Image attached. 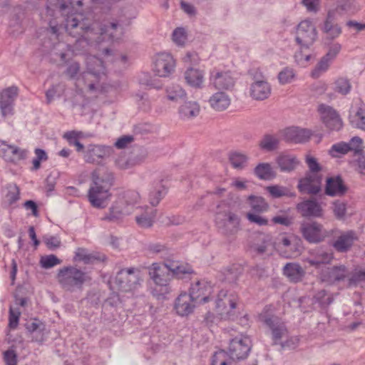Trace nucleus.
I'll use <instances>...</instances> for the list:
<instances>
[{
  "mask_svg": "<svg viewBox=\"0 0 365 365\" xmlns=\"http://www.w3.org/2000/svg\"><path fill=\"white\" fill-rule=\"evenodd\" d=\"M83 0H48L46 13L48 16L61 14L63 18V26L49 21L48 33L53 40H58L61 30L65 31L71 36L77 38L74 46L78 48V44L86 42L91 46H97L102 42L112 40L114 37L118 24L110 23L103 24L101 22L93 21L79 12L71 13L76 6L81 7Z\"/></svg>",
  "mask_w": 365,
  "mask_h": 365,
  "instance_id": "nucleus-1",
  "label": "nucleus"
},
{
  "mask_svg": "<svg viewBox=\"0 0 365 365\" xmlns=\"http://www.w3.org/2000/svg\"><path fill=\"white\" fill-rule=\"evenodd\" d=\"M87 71L80 73L81 66L78 62L72 61L67 65L65 75L71 80H76L77 90L83 92H95L100 90L99 82L106 76V68L103 61L95 56H88L86 58Z\"/></svg>",
  "mask_w": 365,
  "mask_h": 365,
  "instance_id": "nucleus-2",
  "label": "nucleus"
},
{
  "mask_svg": "<svg viewBox=\"0 0 365 365\" xmlns=\"http://www.w3.org/2000/svg\"><path fill=\"white\" fill-rule=\"evenodd\" d=\"M88 199L91 205L98 209L105 208L110 200V190L113 185V174L105 168H99L92 173Z\"/></svg>",
  "mask_w": 365,
  "mask_h": 365,
  "instance_id": "nucleus-3",
  "label": "nucleus"
},
{
  "mask_svg": "<svg viewBox=\"0 0 365 365\" xmlns=\"http://www.w3.org/2000/svg\"><path fill=\"white\" fill-rule=\"evenodd\" d=\"M139 200L140 195L134 190L120 192L110 207L109 212L105 215L102 220L118 222L125 215L130 214Z\"/></svg>",
  "mask_w": 365,
  "mask_h": 365,
  "instance_id": "nucleus-4",
  "label": "nucleus"
},
{
  "mask_svg": "<svg viewBox=\"0 0 365 365\" xmlns=\"http://www.w3.org/2000/svg\"><path fill=\"white\" fill-rule=\"evenodd\" d=\"M56 279L63 290L73 292L82 289L84 284L91 280V277L81 269L69 265L58 269Z\"/></svg>",
  "mask_w": 365,
  "mask_h": 365,
  "instance_id": "nucleus-5",
  "label": "nucleus"
},
{
  "mask_svg": "<svg viewBox=\"0 0 365 365\" xmlns=\"http://www.w3.org/2000/svg\"><path fill=\"white\" fill-rule=\"evenodd\" d=\"M143 282V274L141 270L135 267H129L118 272L114 284L120 292L134 295L135 292L142 287Z\"/></svg>",
  "mask_w": 365,
  "mask_h": 365,
  "instance_id": "nucleus-6",
  "label": "nucleus"
},
{
  "mask_svg": "<svg viewBox=\"0 0 365 365\" xmlns=\"http://www.w3.org/2000/svg\"><path fill=\"white\" fill-rule=\"evenodd\" d=\"M217 209L215 222L219 231L227 237L236 235L241 229L239 215L228 209H222L220 205Z\"/></svg>",
  "mask_w": 365,
  "mask_h": 365,
  "instance_id": "nucleus-7",
  "label": "nucleus"
},
{
  "mask_svg": "<svg viewBox=\"0 0 365 365\" xmlns=\"http://www.w3.org/2000/svg\"><path fill=\"white\" fill-rule=\"evenodd\" d=\"M239 298L234 292L222 289L219 292L215 304L217 313L224 319H231L237 307Z\"/></svg>",
  "mask_w": 365,
  "mask_h": 365,
  "instance_id": "nucleus-8",
  "label": "nucleus"
},
{
  "mask_svg": "<svg viewBox=\"0 0 365 365\" xmlns=\"http://www.w3.org/2000/svg\"><path fill=\"white\" fill-rule=\"evenodd\" d=\"M148 274L155 285L164 287L168 292V285L171 280V274L168 267V262L165 263L154 262L148 267Z\"/></svg>",
  "mask_w": 365,
  "mask_h": 365,
  "instance_id": "nucleus-9",
  "label": "nucleus"
},
{
  "mask_svg": "<svg viewBox=\"0 0 365 365\" xmlns=\"http://www.w3.org/2000/svg\"><path fill=\"white\" fill-rule=\"evenodd\" d=\"M317 30L309 20L301 21L297 29L296 41L301 48H309L317 39Z\"/></svg>",
  "mask_w": 365,
  "mask_h": 365,
  "instance_id": "nucleus-10",
  "label": "nucleus"
},
{
  "mask_svg": "<svg viewBox=\"0 0 365 365\" xmlns=\"http://www.w3.org/2000/svg\"><path fill=\"white\" fill-rule=\"evenodd\" d=\"M300 231L304 238L310 243L320 242L328 235L322 225L317 222H302Z\"/></svg>",
  "mask_w": 365,
  "mask_h": 365,
  "instance_id": "nucleus-11",
  "label": "nucleus"
},
{
  "mask_svg": "<svg viewBox=\"0 0 365 365\" xmlns=\"http://www.w3.org/2000/svg\"><path fill=\"white\" fill-rule=\"evenodd\" d=\"M210 83L217 90H232L235 84V78L230 71L215 68L210 71Z\"/></svg>",
  "mask_w": 365,
  "mask_h": 365,
  "instance_id": "nucleus-12",
  "label": "nucleus"
},
{
  "mask_svg": "<svg viewBox=\"0 0 365 365\" xmlns=\"http://www.w3.org/2000/svg\"><path fill=\"white\" fill-rule=\"evenodd\" d=\"M252 341L247 336H236L230 341L229 354L232 361L246 358L251 349Z\"/></svg>",
  "mask_w": 365,
  "mask_h": 365,
  "instance_id": "nucleus-13",
  "label": "nucleus"
},
{
  "mask_svg": "<svg viewBox=\"0 0 365 365\" xmlns=\"http://www.w3.org/2000/svg\"><path fill=\"white\" fill-rule=\"evenodd\" d=\"M349 276V270L344 265L322 269L319 273L320 281L331 285L344 281Z\"/></svg>",
  "mask_w": 365,
  "mask_h": 365,
  "instance_id": "nucleus-14",
  "label": "nucleus"
},
{
  "mask_svg": "<svg viewBox=\"0 0 365 365\" xmlns=\"http://www.w3.org/2000/svg\"><path fill=\"white\" fill-rule=\"evenodd\" d=\"M19 95L17 86H12L0 92V110L2 116H11L14 113V102Z\"/></svg>",
  "mask_w": 365,
  "mask_h": 365,
  "instance_id": "nucleus-15",
  "label": "nucleus"
},
{
  "mask_svg": "<svg viewBox=\"0 0 365 365\" xmlns=\"http://www.w3.org/2000/svg\"><path fill=\"white\" fill-rule=\"evenodd\" d=\"M175 66L173 57L168 53L163 52L155 56L153 71L160 77H168L174 71Z\"/></svg>",
  "mask_w": 365,
  "mask_h": 365,
  "instance_id": "nucleus-16",
  "label": "nucleus"
},
{
  "mask_svg": "<svg viewBox=\"0 0 365 365\" xmlns=\"http://www.w3.org/2000/svg\"><path fill=\"white\" fill-rule=\"evenodd\" d=\"M259 319L269 328L274 343H277L282 338L287 336V329L284 322L279 317L261 314L259 316Z\"/></svg>",
  "mask_w": 365,
  "mask_h": 365,
  "instance_id": "nucleus-17",
  "label": "nucleus"
},
{
  "mask_svg": "<svg viewBox=\"0 0 365 365\" xmlns=\"http://www.w3.org/2000/svg\"><path fill=\"white\" fill-rule=\"evenodd\" d=\"M318 111L322 122L327 128L332 130H339L342 128V121L338 113L329 106L321 104Z\"/></svg>",
  "mask_w": 365,
  "mask_h": 365,
  "instance_id": "nucleus-18",
  "label": "nucleus"
},
{
  "mask_svg": "<svg viewBox=\"0 0 365 365\" xmlns=\"http://www.w3.org/2000/svg\"><path fill=\"white\" fill-rule=\"evenodd\" d=\"M322 180L319 173H307L299 180L297 187L302 193L316 195L321 190Z\"/></svg>",
  "mask_w": 365,
  "mask_h": 365,
  "instance_id": "nucleus-19",
  "label": "nucleus"
},
{
  "mask_svg": "<svg viewBox=\"0 0 365 365\" xmlns=\"http://www.w3.org/2000/svg\"><path fill=\"white\" fill-rule=\"evenodd\" d=\"M333 258L331 252L317 248L309 250L308 256L304 257L303 262L308 263L316 269H319L322 265L330 264Z\"/></svg>",
  "mask_w": 365,
  "mask_h": 365,
  "instance_id": "nucleus-20",
  "label": "nucleus"
},
{
  "mask_svg": "<svg viewBox=\"0 0 365 365\" xmlns=\"http://www.w3.org/2000/svg\"><path fill=\"white\" fill-rule=\"evenodd\" d=\"M212 289L209 282L205 280H198L192 284L189 294L196 302L206 303L209 301Z\"/></svg>",
  "mask_w": 365,
  "mask_h": 365,
  "instance_id": "nucleus-21",
  "label": "nucleus"
},
{
  "mask_svg": "<svg viewBox=\"0 0 365 365\" xmlns=\"http://www.w3.org/2000/svg\"><path fill=\"white\" fill-rule=\"evenodd\" d=\"M27 150L3 142L0 145V156L6 161L16 163L27 156Z\"/></svg>",
  "mask_w": 365,
  "mask_h": 365,
  "instance_id": "nucleus-22",
  "label": "nucleus"
},
{
  "mask_svg": "<svg viewBox=\"0 0 365 365\" xmlns=\"http://www.w3.org/2000/svg\"><path fill=\"white\" fill-rule=\"evenodd\" d=\"M282 136L287 142L302 143L307 142L310 136L311 131L298 127H289L281 131Z\"/></svg>",
  "mask_w": 365,
  "mask_h": 365,
  "instance_id": "nucleus-23",
  "label": "nucleus"
},
{
  "mask_svg": "<svg viewBox=\"0 0 365 365\" xmlns=\"http://www.w3.org/2000/svg\"><path fill=\"white\" fill-rule=\"evenodd\" d=\"M196 302L186 292H182L175 299L174 309L180 316L185 317L191 314Z\"/></svg>",
  "mask_w": 365,
  "mask_h": 365,
  "instance_id": "nucleus-24",
  "label": "nucleus"
},
{
  "mask_svg": "<svg viewBox=\"0 0 365 365\" xmlns=\"http://www.w3.org/2000/svg\"><path fill=\"white\" fill-rule=\"evenodd\" d=\"M298 212L303 217H322L323 209L315 200H307L297 205Z\"/></svg>",
  "mask_w": 365,
  "mask_h": 365,
  "instance_id": "nucleus-25",
  "label": "nucleus"
},
{
  "mask_svg": "<svg viewBox=\"0 0 365 365\" xmlns=\"http://www.w3.org/2000/svg\"><path fill=\"white\" fill-rule=\"evenodd\" d=\"M110 151L109 147L89 145L84 152L83 158L87 163H98L101 159L109 155Z\"/></svg>",
  "mask_w": 365,
  "mask_h": 365,
  "instance_id": "nucleus-26",
  "label": "nucleus"
},
{
  "mask_svg": "<svg viewBox=\"0 0 365 365\" xmlns=\"http://www.w3.org/2000/svg\"><path fill=\"white\" fill-rule=\"evenodd\" d=\"M270 94L271 86L264 80L255 81L250 85V95L255 100H265L268 98Z\"/></svg>",
  "mask_w": 365,
  "mask_h": 365,
  "instance_id": "nucleus-27",
  "label": "nucleus"
},
{
  "mask_svg": "<svg viewBox=\"0 0 365 365\" xmlns=\"http://www.w3.org/2000/svg\"><path fill=\"white\" fill-rule=\"evenodd\" d=\"M277 248L281 255L285 258H295L300 255L299 245L292 242L288 237L282 236L279 240Z\"/></svg>",
  "mask_w": 365,
  "mask_h": 365,
  "instance_id": "nucleus-28",
  "label": "nucleus"
},
{
  "mask_svg": "<svg viewBox=\"0 0 365 365\" xmlns=\"http://www.w3.org/2000/svg\"><path fill=\"white\" fill-rule=\"evenodd\" d=\"M357 240L358 237L355 232L347 231L338 237L333 246L338 252H344L349 250Z\"/></svg>",
  "mask_w": 365,
  "mask_h": 365,
  "instance_id": "nucleus-29",
  "label": "nucleus"
},
{
  "mask_svg": "<svg viewBox=\"0 0 365 365\" xmlns=\"http://www.w3.org/2000/svg\"><path fill=\"white\" fill-rule=\"evenodd\" d=\"M346 192V187L340 177H331L327 179L325 193L327 195L341 196Z\"/></svg>",
  "mask_w": 365,
  "mask_h": 365,
  "instance_id": "nucleus-30",
  "label": "nucleus"
},
{
  "mask_svg": "<svg viewBox=\"0 0 365 365\" xmlns=\"http://www.w3.org/2000/svg\"><path fill=\"white\" fill-rule=\"evenodd\" d=\"M276 163L282 172L290 173L299 165V160L292 154L282 153L276 158Z\"/></svg>",
  "mask_w": 365,
  "mask_h": 365,
  "instance_id": "nucleus-31",
  "label": "nucleus"
},
{
  "mask_svg": "<svg viewBox=\"0 0 365 365\" xmlns=\"http://www.w3.org/2000/svg\"><path fill=\"white\" fill-rule=\"evenodd\" d=\"M200 112V106L196 101H186L179 107L178 113L182 120H191L197 117Z\"/></svg>",
  "mask_w": 365,
  "mask_h": 365,
  "instance_id": "nucleus-32",
  "label": "nucleus"
},
{
  "mask_svg": "<svg viewBox=\"0 0 365 365\" xmlns=\"http://www.w3.org/2000/svg\"><path fill=\"white\" fill-rule=\"evenodd\" d=\"M283 273L290 282H299L304 278L305 271L300 264L289 262L284 265Z\"/></svg>",
  "mask_w": 365,
  "mask_h": 365,
  "instance_id": "nucleus-33",
  "label": "nucleus"
},
{
  "mask_svg": "<svg viewBox=\"0 0 365 365\" xmlns=\"http://www.w3.org/2000/svg\"><path fill=\"white\" fill-rule=\"evenodd\" d=\"M184 78L187 84L195 88H202L204 83V73L197 68H187L185 71Z\"/></svg>",
  "mask_w": 365,
  "mask_h": 365,
  "instance_id": "nucleus-34",
  "label": "nucleus"
},
{
  "mask_svg": "<svg viewBox=\"0 0 365 365\" xmlns=\"http://www.w3.org/2000/svg\"><path fill=\"white\" fill-rule=\"evenodd\" d=\"M322 31L326 34V38L334 39L341 34V27L335 23L334 15L329 12L322 27Z\"/></svg>",
  "mask_w": 365,
  "mask_h": 365,
  "instance_id": "nucleus-35",
  "label": "nucleus"
},
{
  "mask_svg": "<svg viewBox=\"0 0 365 365\" xmlns=\"http://www.w3.org/2000/svg\"><path fill=\"white\" fill-rule=\"evenodd\" d=\"M230 96L222 91L214 93L209 99L210 106L215 110L222 111L226 110L230 105Z\"/></svg>",
  "mask_w": 365,
  "mask_h": 365,
  "instance_id": "nucleus-36",
  "label": "nucleus"
},
{
  "mask_svg": "<svg viewBox=\"0 0 365 365\" xmlns=\"http://www.w3.org/2000/svg\"><path fill=\"white\" fill-rule=\"evenodd\" d=\"M166 194V188L162 180L154 182L149 189L148 200L153 206H156Z\"/></svg>",
  "mask_w": 365,
  "mask_h": 365,
  "instance_id": "nucleus-37",
  "label": "nucleus"
},
{
  "mask_svg": "<svg viewBox=\"0 0 365 365\" xmlns=\"http://www.w3.org/2000/svg\"><path fill=\"white\" fill-rule=\"evenodd\" d=\"M168 267L170 269L171 278L173 277L182 278L185 274L193 272L190 264L178 261H168Z\"/></svg>",
  "mask_w": 365,
  "mask_h": 365,
  "instance_id": "nucleus-38",
  "label": "nucleus"
},
{
  "mask_svg": "<svg viewBox=\"0 0 365 365\" xmlns=\"http://www.w3.org/2000/svg\"><path fill=\"white\" fill-rule=\"evenodd\" d=\"M52 53L53 55L58 56L61 61L66 62L73 56L74 49L69 44L58 41L53 43Z\"/></svg>",
  "mask_w": 365,
  "mask_h": 365,
  "instance_id": "nucleus-39",
  "label": "nucleus"
},
{
  "mask_svg": "<svg viewBox=\"0 0 365 365\" xmlns=\"http://www.w3.org/2000/svg\"><path fill=\"white\" fill-rule=\"evenodd\" d=\"M250 207L254 212L262 213L268 210L269 204L261 196L251 195L247 199Z\"/></svg>",
  "mask_w": 365,
  "mask_h": 365,
  "instance_id": "nucleus-40",
  "label": "nucleus"
},
{
  "mask_svg": "<svg viewBox=\"0 0 365 365\" xmlns=\"http://www.w3.org/2000/svg\"><path fill=\"white\" fill-rule=\"evenodd\" d=\"M96 260H100L95 253L90 252L88 250L78 247L75 251V255L73 257L74 262H83L86 264H89L94 262Z\"/></svg>",
  "mask_w": 365,
  "mask_h": 365,
  "instance_id": "nucleus-41",
  "label": "nucleus"
},
{
  "mask_svg": "<svg viewBox=\"0 0 365 365\" xmlns=\"http://www.w3.org/2000/svg\"><path fill=\"white\" fill-rule=\"evenodd\" d=\"M156 217V210L147 208L145 213L136 216L135 221L138 225L142 228L150 227Z\"/></svg>",
  "mask_w": 365,
  "mask_h": 365,
  "instance_id": "nucleus-42",
  "label": "nucleus"
},
{
  "mask_svg": "<svg viewBox=\"0 0 365 365\" xmlns=\"http://www.w3.org/2000/svg\"><path fill=\"white\" fill-rule=\"evenodd\" d=\"M279 144V138L277 135L267 134L259 141V146L262 150L270 152L277 150Z\"/></svg>",
  "mask_w": 365,
  "mask_h": 365,
  "instance_id": "nucleus-43",
  "label": "nucleus"
},
{
  "mask_svg": "<svg viewBox=\"0 0 365 365\" xmlns=\"http://www.w3.org/2000/svg\"><path fill=\"white\" fill-rule=\"evenodd\" d=\"M255 175L260 180H269L275 176L272 165L268 163L258 164L255 170Z\"/></svg>",
  "mask_w": 365,
  "mask_h": 365,
  "instance_id": "nucleus-44",
  "label": "nucleus"
},
{
  "mask_svg": "<svg viewBox=\"0 0 365 365\" xmlns=\"http://www.w3.org/2000/svg\"><path fill=\"white\" fill-rule=\"evenodd\" d=\"M248 156L242 153L232 152L229 155V160L232 166L237 170L245 169L248 163Z\"/></svg>",
  "mask_w": 365,
  "mask_h": 365,
  "instance_id": "nucleus-45",
  "label": "nucleus"
},
{
  "mask_svg": "<svg viewBox=\"0 0 365 365\" xmlns=\"http://www.w3.org/2000/svg\"><path fill=\"white\" fill-rule=\"evenodd\" d=\"M166 96L171 101H178L186 96L185 91L178 84H173L166 88Z\"/></svg>",
  "mask_w": 365,
  "mask_h": 365,
  "instance_id": "nucleus-46",
  "label": "nucleus"
},
{
  "mask_svg": "<svg viewBox=\"0 0 365 365\" xmlns=\"http://www.w3.org/2000/svg\"><path fill=\"white\" fill-rule=\"evenodd\" d=\"M266 190L273 198H279L282 197L292 196L291 190L287 187L279 185H272L267 186Z\"/></svg>",
  "mask_w": 365,
  "mask_h": 365,
  "instance_id": "nucleus-47",
  "label": "nucleus"
},
{
  "mask_svg": "<svg viewBox=\"0 0 365 365\" xmlns=\"http://www.w3.org/2000/svg\"><path fill=\"white\" fill-rule=\"evenodd\" d=\"M364 115H365V103L359 98L354 99V104L350 108L349 121Z\"/></svg>",
  "mask_w": 365,
  "mask_h": 365,
  "instance_id": "nucleus-48",
  "label": "nucleus"
},
{
  "mask_svg": "<svg viewBox=\"0 0 365 365\" xmlns=\"http://www.w3.org/2000/svg\"><path fill=\"white\" fill-rule=\"evenodd\" d=\"M277 78L282 85L291 83L296 78V72L293 68L286 67L278 73Z\"/></svg>",
  "mask_w": 365,
  "mask_h": 365,
  "instance_id": "nucleus-49",
  "label": "nucleus"
},
{
  "mask_svg": "<svg viewBox=\"0 0 365 365\" xmlns=\"http://www.w3.org/2000/svg\"><path fill=\"white\" fill-rule=\"evenodd\" d=\"M351 88V85L349 81L344 78H339L336 79L334 83V90L335 92L342 95H347Z\"/></svg>",
  "mask_w": 365,
  "mask_h": 365,
  "instance_id": "nucleus-50",
  "label": "nucleus"
},
{
  "mask_svg": "<svg viewBox=\"0 0 365 365\" xmlns=\"http://www.w3.org/2000/svg\"><path fill=\"white\" fill-rule=\"evenodd\" d=\"M232 359L230 354L224 350H220L215 353L212 357V365H231Z\"/></svg>",
  "mask_w": 365,
  "mask_h": 365,
  "instance_id": "nucleus-51",
  "label": "nucleus"
},
{
  "mask_svg": "<svg viewBox=\"0 0 365 365\" xmlns=\"http://www.w3.org/2000/svg\"><path fill=\"white\" fill-rule=\"evenodd\" d=\"M350 145H348L347 143L340 142L338 143L334 144L329 153V154L334 158L339 157L341 155H345L351 150Z\"/></svg>",
  "mask_w": 365,
  "mask_h": 365,
  "instance_id": "nucleus-52",
  "label": "nucleus"
},
{
  "mask_svg": "<svg viewBox=\"0 0 365 365\" xmlns=\"http://www.w3.org/2000/svg\"><path fill=\"white\" fill-rule=\"evenodd\" d=\"M314 299L322 307L329 306L333 302V297L324 289L317 292L314 297Z\"/></svg>",
  "mask_w": 365,
  "mask_h": 365,
  "instance_id": "nucleus-53",
  "label": "nucleus"
},
{
  "mask_svg": "<svg viewBox=\"0 0 365 365\" xmlns=\"http://www.w3.org/2000/svg\"><path fill=\"white\" fill-rule=\"evenodd\" d=\"M332 60L324 56L317 63L315 68L312 72V76L314 78H318L322 73L325 72L329 67L330 63Z\"/></svg>",
  "mask_w": 365,
  "mask_h": 365,
  "instance_id": "nucleus-54",
  "label": "nucleus"
},
{
  "mask_svg": "<svg viewBox=\"0 0 365 365\" xmlns=\"http://www.w3.org/2000/svg\"><path fill=\"white\" fill-rule=\"evenodd\" d=\"M347 279L349 287L357 286L361 282H365V271L356 270Z\"/></svg>",
  "mask_w": 365,
  "mask_h": 365,
  "instance_id": "nucleus-55",
  "label": "nucleus"
},
{
  "mask_svg": "<svg viewBox=\"0 0 365 365\" xmlns=\"http://www.w3.org/2000/svg\"><path fill=\"white\" fill-rule=\"evenodd\" d=\"M61 261L53 255H46L41 258L40 264L44 269L51 268L57 264H60Z\"/></svg>",
  "mask_w": 365,
  "mask_h": 365,
  "instance_id": "nucleus-56",
  "label": "nucleus"
},
{
  "mask_svg": "<svg viewBox=\"0 0 365 365\" xmlns=\"http://www.w3.org/2000/svg\"><path fill=\"white\" fill-rule=\"evenodd\" d=\"M35 155L36 158L33 159L32 163H33V170H37L41 167V161H46L48 159V155L46 153L41 149V148H36L35 149Z\"/></svg>",
  "mask_w": 365,
  "mask_h": 365,
  "instance_id": "nucleus-57",
  "label": "nucleus"
},
{
  "mask_svg": "<svg viewBox=\"0 0 365 365\" xmlns=\"http://www.w3.org/2000/svg\"><path fill=\"white\" fill-rule=\"evenodd\" d=\"M173 41L178 46H183L187 41V34L183 28H177L173 32Z\"/></svg>",
  "mask_w": 365,
  "mask_h": 365,
  "instance_id": "nucleus-58",
  "label": "nucleus"
},
{
  "mask_svg": "<svg viewBox=\"0 0 365 365\" xmlns=\"http://www.w3.org/2000/svg\"><path fill=\"white\" fill-rule=\"evenodd\" d=\"M19 198V189L16 185H10L8 187V192L6 199L9 204H12Z\"/></svg>",
  "mask_w": 365,
  "mask_h": 365,
  "instance_id": "nucleus-59",
  "label": "nucleus"
},
{
  "mask_svg": "<svg viewBox=\"0 0 365 365\" xmlns=\"http://www.w3.org/2000/svg\"><path fill=\"white\" fill-rule=\"evenodd\" d=\"M305 161L309 170L308 173H319L321 170V166L313 156L307 155Z\"/></svg>",
  "mask_w": 365,
  "mask_h": 365,
  "instance_id": "nucleus-60",
  "label": "nucleus"
},
{
  "mask_svg": "<svg viewBox=\"0 0 365 365\" xmlns=\"http://www.w3.org/2000/svg\"><path fill=\"white\" fill-rule=\"evenodd\" d=\"M249 180L241 178H235L232 180L230 186L237 190H246L248 187Z\"/></svg>",
  "mask_w": 365,
  "mask_h": 365,
  "instance_id": "nucleus-61",
  "label": "nucleus"
},
{
  "mask_svg": "<svg viewBox=\"0 0 365 365\" xmlns=\"http://www.w3.org/2000/svg\"><path fill=\"white\" fill-rule=\"evenodd\" d=\"M332 210L336 218L341 219L346 214V205L343 202L336 200L333 203Z\"/></svg>",
  "mask_w": 365,
  "mask_h": 365,
  "instance_id": "nucleus-62",
  "label": "nucleus"
},
{
  "mask_svg": "<svg viewBox=\"0 0 365 365\" xmlns=\"http://www.w3.org/2000/svg\"><path fill=\"white\" fill-rule=\"evenodd\" d=\"M246 216L250 222L255 223L257 225L263 226L268 224V220L265 217L257 215L256 212H248Z\"/></svg>",
  "mask_w": 365,
  "mask_h": 365,
  "instance_id": "nucleus-63",
  "label": "nucleus"
},
{
  "mask_svg": "<svg viewBox=\"0 0 365 365\" xmlns=\"http://www.w3.org/2000/svg\"><path fill=\"white\" fill-rule=\"evenodd\" d=\"M82 135V132L72 130L65 133L63 138L67 140L69 145H73L76 142L78 141L79 138H81Z\"/></svg>",
  "mask_w": 365,
  "mask_h": 365,
  "instance_id": "nucleus-64",
  "label": "nucleus"
}]
</instances>
